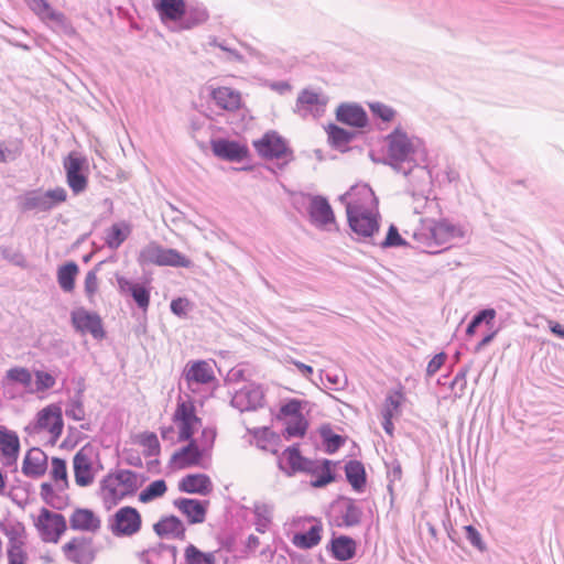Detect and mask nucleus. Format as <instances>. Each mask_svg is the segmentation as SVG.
Instances as JSON below:
<instances>
[{"instance_id":"nucleus-4","label":"nucleus","mask_w":564,"mask_h":564,"mask_svg":"<svg viewBox=\"0 0 564 564\" xmlns=\"http://www.w3.org/2000/svg\"><path fill=\"white\" fill-rule=\"evenodd\" d=\"M67 199L64 187H55L46 192L31 189L18 197V205L22 212H50Z\"/></svg>"},{"instance_id":"nucleus-8","label":"nucleus","mask_w":564,"mask_h":564,"mask_svg":"<svg viewBox=\"0 0 564 564\" xmlns=\"http://www.w3.org/2000/svg\"><path fill=\"white\" fill-rule=\"evenodd\" d=\"M140 512L130 506L118 509L108 520V528L117 538L132 536L141 530Z\"/></svg>"},{"instance_id":"nucleus-6","label":"nucleus","mask_w":564,"mask_h":564,"mask_svg":"<svg viewBox=\"0 0 564 564\" xmlns=\"http://www.w3.org/2000/svg\"><path fill=\"white\" fill-rule=\"evenodd\" d=\"M66 173V182L74 195H79L86 191L88 185V160L86 156L70 152L63 162Z\"/></svg>"},{"instance_id":"nucleus-59","label":"nucleus","mask_w":564,"mask_h":564,"mask_svg":"<svg viewBox=\"0 0 564 564\" xmlns=\"http://www.w3.org/2000/svg\"><path fill=\"white\" fill-rule=\"evenodd\" d=\"M2 531L9 539L8 545H23L22 536L24 533V525L22 523L17 522L15 524L4 528Z\"/></svg>"},{"instance_id":"nucleus-9","label":"nucleus","mask_w":564,"mask_h":564,"mask_svg":"<svg viewBox=\"0 0 564 564\" xmlns=\"http://www.w3.org/2000/svg\"><path fill=\"white\" fill-rule=\"evenodd\" d=\"M42 541L46 543H57L64 532L67 530V522L62 513L50 511L42 508L35 522Z\"/></svg>"},{"instance_id":"nucleus-24","label":"nucleus","mask_w":564,"mask_h":564,"mask_svg":"<svg viewBox=\"0 0 564 564\" xmlns=\"http://www.w3.org/2000/svg\"><path fill=\"white\" fill-rule=\"evenodd\" d=\"M335 508L341 518L339 525L351 528L361 523L364 512L355 499L339 496L335 501Z\"/></svg>"},{"instance_id":"nucleus-51","label":"nucleus","mask_w":564,"mask_h":564,"mask_svg":"<svg viewBox=\"0 0 564 564\" xmlns=\"http://www.w3.org/2000/svg\"><path fill=\"white\" fill-rule=\"evenodd\" d=\"M149 556H165L169 560V564H175L177 547L175 545L159 543L156 546L150 547L143 552V555Z\"/></svg>"},{"instance_id":"nucleus-35","label":"nucleus","mask_w":564,"mask_h":564,"mask_svg":"<svg viewBox=\"0 0 564 564\" xmlns=\"http://www.w3.org/2000/svg\"><path fill=\"white\" fill-rule=\"evenodd\" d=\"M324 104L319 100V95L310 89H303L296 99L294 112L306 118L314 112L323 111Z\"/></svg>"},{"instance_id":"nucleus-58","label":"nucleus","mask_w":564,"mask_h":564,"mask_svg":"<svg viewBox=\"0 0 564 564\" xmlns=\"http://www.w3.org/2000/svg\"><path fill=\"white\" fill-rule=\"evenodd\" d=\"M101 264H102V262H99L98 264H96V267L94 269L89 270L86 274L85 282H84V289H85L86 295L89 299H91L98 290L97 272L99 271Z\"/></svg>"},{"instance_id":"nucleus-56","label":"nucleus","mask_w":564,"mask_h":564,"mask_svg":"<svg viewBox=\"0 0 564 564\" xmlns=\"http://www.w3.org/2000/svg\"><path fill=\"white\" fill-rule=\"evenodd\" d=\"M7 378L10 381L21 383L23 387H30L32 383V375L26 368L14 367L7 371Z\"/></svg>"},{"instance_id":"nucleus-11","label":"nucleus","mask_w":564,"mask_h":564,"mask_svg":"<svg viewBox=\"0 0 564 564\" xmlns=\"http://www.w3.org/2000/svg\"><path fill=\"white\" fill-rule=\"evenodd\" d=\"M456 228L447 221H432L424 226L419 231H415L413 237L422 246L426 248L442 247L446 245L455 236Z\"/></svg>"},{"instance_id":"nucleus-19","label":"nucleus","mask_w":564,"mask_h":564,"mask_svg":"<svg viewBox=\"0 0 564 564\" xmlns=\"http://www.w3.org/2000/svg\"><path fill=\"white\" fill-rule=\"evenodd\" d=\"M206 454V447L198 446L196 440L188 441V444L176 451L171 458V463L177 468L185 469L198 466Z\"/></svg>"},{"instance_id":"nucleus-63","label":"nucleus","mask_w":564,"mask_h":564,"mask_svg":"<svg viewBox=\"0 0 564 564\" xmlns=\"http://www.w3.org/2000/svg\"><path fill=\"white\" fill-rule=\"evenodd\" d=\"M202 421H186L177 423L178 425V440L181 442H188L191 440H194V433L196 430V426L200 424Z\"/></svg>"},{"instance_id":"nucleus-44","label":"nucleus","mask_w":564,"mask_h":564,"mask_svg":"<svg viewBox=\"0 0 564 564\" xmlns=\"http://www.w3.org/2000/svg\"><path fill=\"white\" fill-rule=\"evenodd\" d=\"M327 134L330 144L337 149L347 145L355 138L354 132L348 131L335 123H330L327 127Z\"/></svg>"},{"instance_id":"nucleus-57","label":"nucleus","mask_w":564,"mask_h":564,"mask_svg":"<svg viewBox=\"0 0 564 564\" xmlns=\"http://www.w3.org/2000/svg\"><path fill=\"white\" fill-rule=\"evenodd\" d=\"M248 433L253 436L257 446L261 449H265L267 444L270 443L273 438V433L267 426L248 429Z\"/></svg>"},{"instance_id":"nucleus-3","label":"nucleus","mask_w":564,"mask_h":564,"mask_svg":"<svg viewBox=\"0 0 564 564\" xmlns=\"http://www.w3.org/2000/svg\"><path fill=\"white\" fill-rule=\"evenodd\" d=\"M141 485L138 474L130 469H118L100 481L101 490L108 492L113 505L126 496L134 495Z\"/></svg>"},{"instance_id":"nucleus-13","label":"nucleus","mask_w":564,"mask_h":564,"mask_svg":"<svg viewBox=\"0 0 564 564\" xmlns=\"http://www.w3.org/2000/svg\"><path fill=\"white\" fill-rule=\"evenodd\" d=\"M70 322L76 332L89 333L95 339H102L106 336L101 317L84 307L76 308L70 313Z\"/></svg>"},{"instance_id":"nucleus-53","label":"nucleus","mask_w":564,"mask_h":564,"mask_svg":"<svg viewBox=\"0 0 564 564\" xmlns=\"http://www.w3.org/2000/svg\"><path fill=\"white\" fill-rule=\"evenodd\" d=\"M408 245V241L402 238L398 228L394 225H390L384 240L380 242V247L382 249L405 247Z\"/></svg>"},{"instance_id":"nucleus-15","label":"nucleus","mask_w":564,"mask_h":564,"mask_svg":"<svg viewBox=\"0 0 564 564\" xmlns=\"http://www.w3.org/2000/svg\"><path fill=\"white\" fill-rule=\"evenodd\" d=\"M307 213L311 223L317 228L328 229L336 224L334 210L328 199L322 195H310Z\"/></svg>"},{"instance_id":"nucleus-47","label":"nucleus","mask_w":564,"mask_h":564,"mask_svg":"<svg viewBox=\"0 0 564 564\" xmlns=\"http://www.w3.org/2000/svg\"><path fill=\"white\" fill-rule=\"evenodd\" d=\"M51 477L57 482L58 489L65 491L68 487L66 462L59 457L52 458Z\"/></svg>"},{"instance_id":"nucleus-22","label":"nucleus","mask_w":564,"mask_h":564,"mask_svg":"<svg viewBox=\"0 0 564 564\" xmlns=\"http://www.w3.org/2000/svg\"><path fill=\"white\" fill-rule=\"evenodd\" d=\"M337 121L352 127L365 128L368 124V115L358 104L343 102L336 109Z\"/></svg>"},{"instance_id":"nucleus-49","label":"nucleus","mask_w":564,"mask_h":564,"mask_svg":"<svg viewBox=\"0 0 564 564\" xmlns=\"http://www.w3.org/2000/svg\"><path fill=\"white\" fill-rule=\"evenodd\" d=\"M173 421L175 423L186 422V421H202L195 413V406L192 402H178L176 405V410L173 414Z\"/></svg>"},{"instance_id":"nucleus-17","label":"nucleus","mask_w":564,"mask_h":564,"mask_svg":"<svg viewBox=\"0 0 564 564\" xmlns=\"http://www.w3.org/2000/svg\"><path fill=\"white\" fill-rule=\"evenodd\" d=\"M20 438L15 431L0 425V456L6 467L15 466L20 454Z\"/></svg>"},{"instance_id":"nucleus-16","label":"nucleus","mask_w":564,"mask_h":564,"mask_svg":"<svg viewBox=\"0 0 564 564\" xmlns=\"http://www.w3.org/2000/svg\"><path fill=\"white\" fill-rule=\"evenodd\" d=\"M212 151L215 156L229 162H241L248 155V148L238 141L225 138L210 141Z\"/></svg>"},{"instance_id":"nucleus-14","label":"nucleus","mask_w":564,"mask_h":564,"mask_svg":"<svg viewBox=\"0 0 564 564\" xmlns=\"http://www.w3.org/2000/svg\"><path fill=\"white\" fill-rule=\"evenodd\" d=\"M230 404L240 412L256 411L264 405V392L261 386L250 383L232 395Z\"/></svg>"},{"instance_id":"nucleus-20","label":"nucleus","mask_w":564,"mask_h":564,"mask_svg":"<svg viewBox=\"0 0 564 564\" xmlns=\"http://www.w3.org/2000/svg\"><path fill=\"white\" fill-rule=\"evenodd\" d=\"M173 505L187 518L189 524H197L205 521L209 501L182 497L175 499Z\"/></svg>"},{"instance_id":"nucleus-46","label":"nucleus","mask_w":564,"mask_h":564,"mask_svg":"<svg viewBox=\"0 0 564 564\" xmlns=\"http://www.w3.org/2000/svg\"><path fill=\"white\" fill-rule=\"evenodd\" d=\"M184 556L187 564H216L214 553H205L194 544L186 546Z\"/></svg>"},{"instance_id":"nucleus-18","label":"nucleus","mask_w":564,"mask_h":564,"mask_svg":"<svg viewBox=\"0 0 564 564\" xmlns=\"http://www.w3.org/2000/svg\"><path fill=\"white\" fill-rule=\"evenodd\" d=\"M346 214L348 225L356 235L369 238L379 230V213L362 214L356 209Z\"/></svg>"},{"instance_id":"nucleus-45","label":"nucleus","mask_w":564,"mask_h":564,"mask_svg":"<svg viewBox=\"0 0 564 564\" xmlns=\"http://www.w3.org/2000/svg\"><path fill=\"white\" fill-rule=\"evenodd\" d=\"M166 490L167 486L164 479L154 480L139 494V501L142 503L151 502L162 497Z\"/></svg>"},{"instance_id":"nucleus-54","label":"nucleus","mask_w":564,"mask_h":564,"mask_svg":"<svg viewBox=\"0 0 564 564\" xmlns=\"http://www.w3.org/2000/svg\"><path fill=\"white\" fill-rule=\"evenodd\" d=\"M65 414L74 421H83L85 419V410L80 392L70 399L66 406Z\"/></svg>"},{"instance_id":"nucleus-52","label":"nucleus","mask_w":564,"mask_h":564,"mask_svg":"<svg viewBox=\"0 0 564 564\" xmlns=\"http://www.w3.org/2000/svg\"><path fill=\"white\" fill-rule=\"evenodd\" d=\"M368 106L371 115L383 122L392 121L397 115L392 107L379 101L370 102Z\"/></svg>"},{"instance_id":"nucleus-25","label":"nucleus","mask_w":564,"mask_h":564,"mask_svg":"<svg viewBox=\"0 0 564 564\" xmlns=\"http://www.w3.org/2000/svg\"><path fill=\"white\" fill-rule=\"evenodd\" d=\"M75 481L79 487H87L94 481L93 464L87 447L80 448L73 458Z\"/></svg>"},{"instance_id":"nucleus-32","label":"nucleus","mask_w":564,"mask_h":564,"mask_svg":"<svg viewBox=\"0 0 564 564\" xmlns=\"http://www.w3.org/2000/svg\"><path fill=\"white\" fill-rule=\"evenodd\" d=\"M153 530L160 538L185 540L186 528L183 521L173 514L161 518L154 523Z\"/></svg>"},{"instance_id":"nucleus-38","label":"nucleus","mask_w":564,"mask_h":564,"mask_svg":"<svg viewBox=\"0 0 564 564\" xmlns=\"http://www.w3.org/2000/svg\"><path fill=\"white\" fill-rule=\"evenodd\" d=\"M345 476L349 485L357 492L364 491L367 485V473L360 460L351 459L345 464Z\"/></svg>"},{"instance_id":"nucleus-7","label":"nucleus","mask_w":564,"mask_h":564,"mask_svg":"<svg viewBox=\"0 0 564 564\" xmlns=\"http://www.w3.org/2000/svg\"><path fill=\"white\" fill-rule=\"evenodd\" d=\"M339 200L345 204L346 213L356 209L362 214L378 213V198L372 188L367 184L352 186L348 192L339 196Z\"/></svg>"},{"instance_id":"nucleus-34","label":"nucleus","mask_w":564,"mask_h":564,"mask_svg":"<svg viewBox=\"0 0 564 564\" xmlns=\"http://www.w3.org/2000/svg\"><path fill=\"white\" fill-rule=\"evenodd\" d=\"M209 18L207 8L197 1L186 3L185 13L180 21L182 30H191L205 23Z\"/></svg>"},{"instance_id":"nucleus-30","label":"nucleus","mask_w":564,"mask_h":564,"mask_svg":"<svg viewBox=\"0 0 564 564\" xmlns=\"http://www.w3.org/2000/svg\"><path fill=\"white\" fill-rule=\"evenodd\" d=\"M153 7L164 24L167 22L180 23L185 13L186 2L185 0H154Z\"/></svg>"},{"instance_id":"nucleus-26","label":"nucleus","mask_w":564,"mask_h":564,"mask_svg":"<svg viewBox=\"0 0 564 564\" xmlns=\"http://www.w3.org/2000/svg\"><path fill=\"white\" fill-rule=\"evenodd\" d=\"M117 284L121 293H129L132 296L141 311L145 312L149 308L151 297L150 288L132 282L122 275H117Z\"/></svg>"},{"instance_id":"nucleus-55","label":"nucleus","mask_w":564,"mask_h":564,"mask_svg":"<svg viewBox=\"0 0 564 564\" xmlns=\"http://www.w3.org/2000/svg\"><path fill=\"white\" fill-rule=\"evenodd\" d=\"M302 403L303 401L299 399H290L285 403H283L280 408L278 419L282 417H297L302 414Z\"/></svg>"},{"instance_id":"nucleus-10","label":"nucleus","mask_w":564,"mask_h":564,"mask_svg":"<svg viewBox=\"0 0 564 564\" xmlns=\"http://www.w3.org/2000/svg\"><path fill=\"white\" fill-rule=\"evenodd\" d=\"M404 176L409 178L410 184L412 185V189H408V192L412 195L417 205L414 207L415 213H420V208L425 204L426 196L424 195L425 189L431 184V172L426 166L419 165L415 162H412L408 166L400 171Z\"/></svg>"},{"instance_id":"nucleus-43","label":"nucleus","mask_w":564,"mask_h":564,"mask_svg":"<svg viewBox=\"0 0 564 564\" xmlns=\"http://www.w3.org/2000/svg\"><path fill=\"white\" fill-rule=\"evenodd\" d=\"M319 435L323 441L324 449L329 455L335 454L346 441L344 436L334 433L328 425L321 427Z\"/></svg>"},{"instance_id":"nucleus-36","label":"nucleus","mask_w":564,"mask_h":564,"mask_svg":"<svg viewBox=\"0 0 564 564\" xmlns=\"http://www.w3.org/2000/svg\"><path fill=\"white\" fill-rule=\"evenodd\" d=\"M25 2L42 20L53 21L62 28L67 26L68 21L65 14L54 10L46 0H25Z\"/></svg>"},{"instance_id":"nucleus-64","label":"nucleus","mask_w":564,"mask_h":564,"mask_svg":"<svg viewBox=\"0 0 564 564\" xmlns=\"http://www.w3.org/2000/svg\"><path fill=\"white\" fill-rule=\"evenodd\" d=\"M23 545H8L7 554L9 564H25L26 554Z\"/></svg>"},{"instance_id":"nucleus-23","label":"nucleus","mask_w":564,"mask_h":564,"mask_svg":"<svg viewBox=\"0 0 564 564\" xmlns=\"http://www.w3.org/2000/svg\"><path fill=\"white\" fill-rule=\"evenodd\" d=\"M37 426L41 430H47L54 441L63 433L64 422L58 406L48 405L37 413Z\"/></svg>"},{"instance_id":"nucleus-31","label":"nucleus","mask_w":564,"mask_h":564,"mask_svg":"<svg viewBox=\"0 0 564 564\" xmlns=\"http://www.w3.org/2000/svg\"><path fill=\"white\" fill-rule=\"evenodd\" d=\"M46 468L47 456L45 453L37 447L31 448L23 459L22 473L26 477L39 478L45 474Z\"/></svg>"},{"instance_id":"nucleus-50","label":"nucleus","mask_w":564,"mask_h":564,"mask_svg":"<svg viewBox=\"0 0 564 564\" xmlns=\"http://www.w3.org/2000/svg\"><path fill=\"white\" fill-rule=\"evenodd\" d=\"M139 444L144 447V456L152 457L160 453V442L155 433L144 432L139 436Z\"/></svg>"},{"instance_id":"nucleus-48","label":"nucleus","mask_w":564,"mask_h":564,"mask_svg":"<svg viewBox=\"0 0 564 564\" xmlns=\"http://www.w3.org/2000/svg\"><path fill=\"white\" fill-rule=\"evenodd\" d=\"M308 422L304 415L290 419L284 429V437H303L306 434Z\"/></svg>"},{"instance_id":"nucleus-40","label":"nucleus","mask_w":564,"mask_h":564,"mask_svg":"<svg viewBox=\"0 0 564 564\" xmlns=\"http://www.w3.org/2000/svg\"><path fill=\"white\" fill-rule=\"evenodd\" d=\"M314 478L311 480V486L314 488H323L336 480V474L333 470L334 463L329 459L315 460Z\"/></svg>"},{"instance_id":"nucleus-1","label":"nucleus","mask_w":564,"mask_h":564,"mask_svg":"<svg viewBox=\"0 0 564 564\" xmlns=\"http://www.w3.org/2000/svg\"><path fill=\"white\" fill-rule=\"evenodd\" d=\"M138 263L141 267L158 265L188 269L193 265L191 259L173 248H165L155 241L145 245L139 252Z\"/></svg>"},{"instance_id":"nucleus-33","label":"nucleus","mask_w":564,"mask_h":564,"mask_svg":"<svg viewBox=\"0 0 564 564\" xmlns=\"http://www.w3.org/2000/svg\"><path fill=\"white\" fill-rule=\"evenodd\" d=\"M90 538H74L63 546V551L67 560L76 564L86 561L91 554Z\"/></svg>"},{"instance_id":"nucleus-12","label":"nucleus","mask_w":564,"mask_h":564,"mask_svg":"<svg viewBox=\"0 0 564 564\" xmlns=\"http://www.w3.org/2000/svg\"><path fill=\"white\" fill-rule=\"evenodd\" d=\"M279 467L290 477L297 473L314 474L316 471L315 460L303 456L299 445L289 446L283 451Z\"/></svg>"},{"instance_id":"nucleus-29","label":"nucleus","mask_w":564,"mask_h":564,"mask_svg":"<svg viewBox=\"0 0 564 564\" xmlns=\"http://www.w3.org/2000/svg\"><path fill=\"white\" fill-rule=\"evenodd\" d=\"M182 492L207 496L213 491V482L206 474H188L178 482Z\"/></svg>"},{"instance_id":"nucleus-60","label":"nucleus","mask_w":564,"mask_h":564,"mask_svg":"<svg viewBox=\"0 0 564 564\" xmlns=\"http://www.w3.org/2000/svg\"><path fill=\"white\" fill-rule=\"evenodd\" d=\"M464 530L466 533V539L469 541V543L479 552H485L487 546L479 531L471 524L465 525Z\"/></svg>"},{"instance_id":"nucleus-5","label":"nucleus","mask_w":564,"mask_h":564,"mask_svg":"<svg viewBox=\"0 0 564 564\" xmlns=\"http://www.w3.org/2000/svg\"><path fill=\"white\" fill-rule=\"evenodd\" d=\"M257 153L267 160H281L284 162L280 167H284L294 160L293 150L289 147L286 139L276 131H268L260 139L253 141Z\"/></svg>"},{"instance_id":"nucleus-27","label":"nucleus","mask_w":564,"mask_h":564,"mask_svg":"<svg viewBox=\"0 0 564 564\" xmlns=\"http://www.w3.org/2000/svg\"><path fill=\"white\" fill-rule=\"evenodd\" d=\"M326 550L330 553L332 557L339 562L351 560L356 555L357 544L356 541L348 535H335L326 545Z\"/></svg>"},{"instance_id":"nucleus-61","label":"nucleus","mask_w":564,"mask_h":564,"mask_svg":"<svg viewBox=\"0 0 564 564\" xmlns=\"http://www.w3.org/2000/svg\"><path fill=\"white\" fill-rule=\"evenodd\" d=\"M170 310L177 317H186L192 310V303L186 297H176L171 301Z\"/></svg>"},{"instance_id":"nucleus-62","label":"nucleus","mask_w":564,"mask_h":564,"mask_svg":"<svg viewBox=\"0 0 564 564\" xmlns=\"http://www.w3.org/2000/svg\"><path fill=\"white\" fill-rule=\"evenodd\" d=\"M55 382V378L51 373L42 370L35 371L36 391L43 392L48 390L54 387Z\"/></svg>"},{"instance_id":"nucleus-39","label":"nucleus","mask_w":564,"mask_h":564,"mask_svg":"<svg viewBox=\"0 0 564 564\" xmlns=\"http://www.w3.org/2000/svg\"><path fill=\"white\" fill-rule=\"evenodd\" d=\"M184 376L189 384L192 382L206 384L214 379L212 367L204 360H197L192 365H187L184 371Z\"/></svg>"},{"instance_id":"nucleus-41","label":"nucleus","mask_w":564,"mask_h":564,"mask_svg":"<svg viewBox=\"0 0 564 564\" xmlns=\"http://www.w3.org/2000/svg\"><path fill=\"white\" fill-rule=\"evenodd\" d=\"M322 523L316 522L306 532L295 533L292 543L303 550H310L316 546L322 539Z\"/></svg>"},{"instance_id":"nucleus-2","label":"nucleus","mask_w":564,"mask_h":564,"mask_svg":"<svg viewBox=\"0 0 564 564\" xmlns=\"http://www.w3.org/2000/svg\"><path fill=\"white\" fill-rule=\"evenodd\" d=\"M387 142V160L386 164L390 165L395 172L403 171L405 166L414 162L411 158L414 153V147L408 134L397 127L386 137Z\"/></svg>"},{"instance_id":"nucleus-42","label":"nucleus","mask_w":564,"mask_h":564,"mask_svg":"<svg viewBox=\"0 0 564 564\" xmlns=\"http://www.w3.org/2000/svg\"><path fill=\"white\" fill-rule=\"evenodd\" d=\"M78 265L68 261L57 269V282L64 292H72L75 289V280L78 274Z\"/></svg>"},{"instance_id":"nucleus-28","label":"nucleus","mask_w":564,"mask_h":564,"mask_svg":"<svg viewBox=\"0 0 564 564\" xmlns=\"http://www.w3.org/2000/svg\"><path fill=\"white\" fill-rule=\"evenodd\" d=\"M69 527L76 531L97 532L101 527V520L90 509L76 508L69 517Z\"/></svg>"},{"instance_id":"nucleus-37","label":"nucleus","mask_w":564,"mask_h":564,"mask_svg":"<svg viewBox=\"0 0 564 564\" xmlns=\"http://www.w3.org/2000/svg\"><path fill=\"white\" fill-rule=\"evenodd\" d=\"M132 232V225L126 220L112 224L107 230L105 236V245L111 249L117 250L129 238Z\"/></svg>"},{"instance_id":"nucleus-21","label":"nucleus","mask_w":564,"mask_h":564,"mask_svg":"<svg viewBox=\"0 0 564 564\" xmlns=\"http://www.w3.org/2000/svg\"><path fill=\"white\" fill-rule=\"evenodd\" d=\"M209 98L214 105L226 111H236L241 107V94L230 87H209Z\"/></svg>"}]
</instances>
